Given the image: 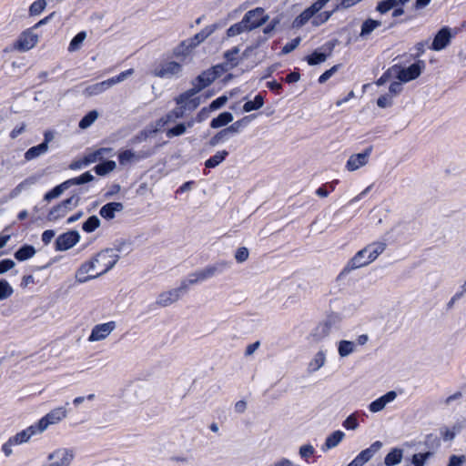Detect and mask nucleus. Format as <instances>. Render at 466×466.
<instances>
[{"label": "nucleus", "instance_id": "obj_1", "mask_svg": "<svg viewBox=\"0 0 466 466\" xmlns=\"http://www.w3.org/2000/svg\"><path fill=\"white\" fill-rule=\"evenodd\" d=\"M383 244H373L359 251L351 259L352 268H360L375 260L384 250Z\"/></svg>", "mask_w": 466, "mask_h": 466}, {"label": "nucleus", "instance_id": "obj_2", "mask_svg": "<svg viewBox=\"0 0 466 466\" xmlns=\"http://www.w3.org/2000/svg\"><path fill=\"white\" fill-rule=\"evenodd\" d=\"M107 258L108 256L106 253H99L93 258L92 261H90L88 264L84 265L80 269L81 271L85 270L86 272H88L90 269L92 271L83 280H86V279L96 278V276H99L102 273L108 270L111 267V264L109 262L107 264L104 263L106 260H107Z\"/></svg>", "mask_w": 466, "mask_h": 466}, {"label": "nucleus", "instance_id": "obj_3", "mask_svg": "<svg viewBox=\"0 0 466 466\" xmlns=\"http://www.w3.org/2000/svg\"><path fill=\"white\" fill-rule=\"evenodd\" d=\"M133 74V69H128L120 73L118 76L109 78L107 80L96 83L86 88L85 92L88 96H94L104 92L115 84H117Z\"/></svg>", "mask_w": 466, "mask_h": 466}, {"label": "nucleus", "instance_id": "obj_4", "mask_svg": "<svg viewBox=\"0 0 466 466\" xmlns=\"http://www.w3.org/2000/svg\"><path fill=\"white\" fill-rule=\"evenodd\" d=\"M222 71V66H216L202 72L193 82L194 90L198 93L213 83Z\"/></svg>", "mask_w": 466, "mask_h": 466}, {"label": "nucleus", "instance_id": "obj_5", "mask_svg": "<svg viewBox=\"0 0 466 466\" xmlns=\"http://www.w3.org/2000/svg\"><path fill=\"white\" fill-rule=\"evenodd\" d=\"M268 16L265 14V10L261 7H257L246 13L242 18L243 23L248 31L255 29L263 25Z\"/></svg>", "mask_w": 466, "mask_h": 466}, {"label": "nucleus", "instance_id": "obj_6", "mask_svg": "<svg viewBox=\"0 0 466 466\" xmlns=\"http://www.w3.org/2000/svg\"><path fill=\"white\" fill-rule=\"evenodd\" d=\"M38 41V35L31 30L23 32L14 44V48L20 52L32 49Z\"/></svg>", "mask_w": 466, "mask_h": 466}, {"label": "nucleus", "instance_id": "obj_7", "mask_svg": "<svg viewBox=\"0 0 466 466\" xmlns=\"http://www.w3.org/2000/svg\"><path fill=\"white\" fill-rule=\"evenodd\" d=\"M66 410L63 407L52 410L49 413H47L38 421V431H43L47 428L48 425L55 424L60 421L61 420L66 417Z\"/></svg>", "mask_w": 466, "mask_h": 466}, {"label": "nucleus", "instance_id": "obj_8", "mask_svg": "<svg viewBox=\"0 0 466 466\" xmlns=\"http://www.w3.org/2000/svg\"><path fill=\"white\" fill-rule=\"evenodd\" d=\"M329 1V0H317L296 18V25L300 26L306 24L310 18L314 16L315 14L321 10Z\"/></svg>", "mask_w": 466, "mask_h": 466}, {"label": "nucleus", "instance_id": "obj_9", "mask_svg": "<svg viewBox=\"0 0 466 466\" xmlns=\"http://www.w3.org/2000/svg\"><path fill=\"white\" fill-rule=\"evenodd\" d=\"M197 92L192 87L187 92L179 95L176 99L177 105L180 106L183 110H193L199 105L198 98H193Z\"/></svg>", "mask_w": 466, "mask_h": 466}, {"label": "nucleus", "instance_id": "obj_10", "mask_svg": "<svg viewBox=\"0 0 466 466\" xmlns=\"http://www.w3.org/2000/svg\"><path fill=\"white\" fill-rule=\"evenodd\" d=\"M452 34L449 27H442L434 36L431 48L435 51L444 49L449 46Z\"/></svg>", "mask_w": 466, "mask_h": 466}, {"label": "nucleus", "instance_id": "obj_11", "mask_svg": "<svg viewBox=\"0 0 466 466\" xmlns=\"http://www.w3.org/2000/svg\"><path fill=\"white\" fill-rule=\"evenodd\" d=\"M79 240V235L76 231H68L60 235L56 240L57 250H66L74 247Z\"/></svg>", "mask_w": 466, "mask_h": 466}, {"label": "nucleus", "instance_id": "obj_12", "mask_svg": "<svg viewBox=\"0 0 466 466\" xmlns=\"http://www.w3.org/2000/svg\"><path fill=\"white\" fill-rule=\"evenodd\" d=\"M180 70V64L174 61H168L158 65L155 68L153 74L158 77H169L177 74Z\"/></svg>", "mask_w": 466, "mask_h": 466}, {"label": "nucleus", "instance_id": "obj_13", "mask_svg": "<svg viewBox=\"0 0 466 466\" xmlns=\"http://www.w3.org/2000/svg\"><path fill=\"white\" fill-rule=\"evenodd\" d=\"M423 68H424V62L418 61V62L412 64L411 66H410L409 67L401 69L398 74V78L403 82H408V81L413 80L420 75L421 70Z\"/></svg>", "mask_w": 466, "mask_h": 466}, {"label": "nucleus", "instance_id": "obj_14", "mask_svg": "<svg viewBox=\"0 0 466 466\" xmlns=\"http://www.w3.org/2000/svg\"><path fill=\"white\" fill-rule=\"evenodd\" d=\"M115 329V322L110 321L107 323L96 325L89 336L90 341L100 340L106 338L110 332Z\"/></svg>", "mask_w": 466, "mask_h": 466}, {"label": "nucleus", "instance_id": "obj_15", "mask_svg": "<svg viewBox=\"0 0 466 466\" xmlns=\"http://www.w3.org/2000/svg\"><path fill=\"white\" fill-rule=\"evenodd\" d=\"M72 201L73 198H70L64 200L57 206L54 207L47 214V220L56 221L61 218H64L68 212L67 205L70 204Z\"/></svg>", "mask_w": 466, "mask_h": 466}, {"label": "nucleus", "instance_id": "obj_16", "mask_svg": "<svg viewBox=\"0 0 466 466\" xmlns=\"http://www.w3.org/2000/svg\"><path fill=\"white\" fill-rule=\"evenodd\" d=\"M370 152L371 147L368 148L364 153L351 156L347 162V168L350 171H353L364 166L367 163Z\"/></svg>", "mask_w": 466, "mask_h": 466}, {"label": "nucleus", "instance_id": "obj_17", "mask_svg": "<svg viewBox=\"0 0 466 466\" xmlns=\"http://www.w3.org/2000/svg\"><path fill=\"white\" fill-rule=\"evenodd\" d=\"M123 205L119 202H111L103 206L99 211L102 218L111 219L115 217V213L122 210Z\"/></svg>", "mask_w": 466, "mask_h": 466}, {"label": "nucleus", "instance_id": "obj_18", "mask_svg": "<svg viewBox=\"0 0 466 466\" xmlns=\"http://www.w3.org/2000/svg\"><path fill=\"white\" fill-rule=\"evenodd\" d=\"M396 398V393L394 391H390L380 399L374 400L370 405V410L372 412H377L381 410L385 405L393 400Z\"/></svg>", "mask_w": 466, "mask_h": 466}, {"label": "nucleus", "instance_id": "obj_19", "mask_svg": "<svg viewBox=\"0 0 466 466\" xmlns=\"http://www.w3.org/2000/svg\"><path fill=\"white\" fill-rule=\"evenodd\" d=\"M111 149L106 147H102L93 152L87 153L84 156V164H91L95 163L98 160H102L106 154H107Z\"/></svg>", "mask_w": 466, "mask_h": 466}, {"label": "nucleus", "instance_id": "obj_20", "mask_svg": "<svg viewBox=\"0 0 466 466\" xmlns=\"http://www.w3.org/2000/svg\"><path fill=\"white\" fill-rule=\"evenodd\" d=\"M233 120V116L229 112H223L217 117L213 118L210 122L212 128H219L230 123Z\"/></svg>", "mask_w": 466, "mask_h": 466}, {"label": "nucleus", "instance_id": "obj_21", "mask_svg": "<svg viewBox=\"0 0 466 466\" xmlns=\"http://www.w3.org/2000/svg\"><path fill=\"white\" fill-rule=\"evenodd\" d=\"M265 96L262 93H258L253 100L247 101L243 106L245 112H250L253 110L259 109L264 105Z\"/></svg>", "mask_w": 466, "mask_h": 466}, {"label": "nucleus", "instance_id": "obj_22", "mask_svg": "<svg viewBox=\"0 0 466 466\" xmlns=\"http://www.w3.org/2000/svg\"><path fill=\"white\" fill-rule=\"evenodd\" d=\"M35 254V249L33 246L24 245L15 253V258L18 261H24L32 258Z\"/></svg>", "mask_w": 466, "mask_h": 466}, {"label": "nucleus", "instance_id": "obj_23", "mask_svg": "<svg viewBox=\"0 0 466 466\" xmlns=\"http://www.w3.org/2000/svg\"><path fill=\"white\" fill-rule=\"evenodd\" d=\"M94 177L89 172H86L77 177L66 180L65 182H63V186H65L67 189L72 186L85 184L92 181Z\"/></svg>", "mask_w": 466, "mask_h": 466}, {"label": "nucleus", "instance_id": "obj_24", "mask_svg": "<svg viewBox=\"0 0 466 466\" xmlns=\"http://www.w3.org/2000/svg\"><path fill=\"white\" fill-rule=\"evenodd\" d=\"M381 22L374 19H367L361 25L360 35L364 37L369 35L373 30L380 26Z\"/></svg>", "mask_w": 466, "mask_h": 466}, {"label": "nucleus", "instance_id": "obj_25", "mask_svg": "<svg viewBox=\"0 0 466 466\" xmlns=\"http://www.w3.org/2000/svg\"><path fill=\"white\" fill-rule=\"evenodd\" d=\"M329 55H330V52L326 54V53H321V52H319L318 50H315L310 55L307 56L305 57V60L307 61V63L309 66H315V65H319V64L325 62L327 57Z\"/></svg>", "mask_w": 466, "mask_h": 466}, {"label": "nucleus", "instance_id": "obj_26", "mask_svg": "<svg viewBox=\"0 0 466 466\" xmlns=\"http://www.w3.org/2000/svg\"><path fill=\"white\" fill-rule=\"evenodd\" d=\"M141 157H143V156L137 155L130 149L123 150L118 153V161L120 165L131 163L140 159Z\"/></svg>", "mask_w": 466, "mask_h": 466}, {"label": "nucleus", "instance_id": "obj_27", "mask_svg": "<svg viewBox=\"0 0 466 466\" xmlns=\"http://www.w3.org/2000/svg\"><path fill=\"white\" fill-rule=\"evenodd\" d=\"M47 148L48 146H46V142H43L35 147H32L25 152V158L26 160H32L40 156L41 154L45 153L47 150Z\"/></svg>", "mask_w": 466, "mask_h": 466}, {"label": "nucleus", "instance_id": "obj_28", "mask_svg": "<svg viewBox=\"0 0 466 466\" xmlns=\"http://www.w3.org/2000/svg\"><path fill=\"white\" fill-rule=\"evenodd\" d=\"M402 451L400 449H393L391 451H390L385 459H384V463L387 465V466H393V465H396L398 464L399 462H400L401 459H402Z\"/></svg>", "mask_w": 466, "mask_h": 466}, {"label": "nucleus", "instance_id": "obj_29", "mask_svg": "<svg viewBox=\"0 0 466 466\" xmlns=\"http://www.w3.org/2000/svg\"><path fill=\"white\" fill-rule=\"evenodd\" d=\"M381 446L382 443L380 441H375L370 448L362 451L358 457H360L365 464L381 448Z\"/></svg>", "mask_w": 466, "mask_h": 466}, {"label": "nucleus", "instance_id": "obj_30", "mask_svg": "<svg viewBox=\"0 0 466 466\" xmlns=\"http://www.w3.org/2000/svg\"><path fill=\"white\" fill-rule=\"evenodd\" d=\"M224 56L230 67L237 66L241 60V57L239 56V49L238 47L228 50L225 53Z\"/></svg>", "mask_w": 466, "mask_h": 466}, {"label": "nucleus", "instance_id": "obj_31", "mask_svg": "<svg viewBox=\"0 0 466 466\" xmlns=\"http://www.w3.org/2000/svg\"><path fill=\"white\" fill-rule=\"evenodd\" d=\"M228 155V153L226 150L217 152L214 156H212L206 161V167L213 168L217 167L227 157Z\"/></svg>", "mask_w": 466, "mask_h": 466}, {"label": "nucleus", "instance_id": "obj_32", "mask_svg": "<svg viewBox=\"0 0 466 466\" xmlns=\"http://www.w3.org/2000/svg\"><path fill=\"white\" fill-rule=\"evenodd\" d=\"M116 168L115 161L108 160L95 167V171L99 176H105Z\"/></svg>", "mask_w": 466, "mask_h": 466}, {"label": "nucleus", "instance_id": "obj_33", "mask_svg": "<svg viewBox=\"0 0 466 466\" xmlns=\"http://www.w3.org/2000/svg\"><path fill=\"white\" fill-rule=\"evenodd\" d=\"M35 431L33 427L28 428L19 433H17L13 439H10V443L19 444L26 441L33 434Z\"/></svg>", "mask_w": 466, "mask_h": 466}, {"label": "nucleus", "instance_id": "obj_34", "mask_svg": "<svg viewBox=\"0 0 466 466\" xmlns=\"http://www.w3.org/2000/svg\"><path fill=\"white\" fill-rule=\"evenodd\" d=\"M398 5V0H382L376 6V10L383 15Z\"/></svg>", "mask_w": 466, "mask_h": 466}, {"label": "nucleus", "instance_id": "obj_35", "mask_svg": "<svg viewBox=\"0 0 466 466\" xmlns=\"http://www.w3.org/2000/svg\"><path fill=\"white\" fill-rule=\"evenodd\" d=\"M343 437H344V433L341 431H337L333 432L326 440V442H325L326 448L330 449V448L337 446L341 441Z\"/></svg>", "mask_w": 466, "mask_h": 466}, {"label": "nucleus", "instance_id": "obj_36", "mask_svg": "<svg viewBox=\"0 0 466 466\" xmlns=\"http://www.w3.org/2000/svg\"><path fill=\"white\" fill-rule=\"evenodd\" d=\"M97 117V112L93 110L88 112L79 122V127L82 129L87 128L91 126Z\"/></svg>", "mask_w": 466, "mask_h": 466}, {"label": "nucleus", "instance_id": "obj_37", "mask_svg": "<svg viewBox=\"0 0 466 466\" xmlns=\"http://www.w3.org/2000/svg\"><path fill=\"white\" fill-rule=\"evenodd\" d=\"M100 225L99 219L96 216H92L83 224L82 228L86 232H93Z\"/></svg>", "mask_w": 466, "mask_h": 466}, {"label": "nucleus", "instance_id": "obj_38", "mask_svg": "<svg viewBox=\"0 0 466 466\" xmlns=\"http://www.w3.org/2000/svg\"><path fill=\"white\" fill-rule=\"evenodd\" d=\"M244 31H248V28H246L245 24L241 20L239 23L234 24L228 29L227 35L228 37H232V36L241 34Z\"/></svg>", "mask_w": 466, "mask_h": 466}, {"label": "nucleus", "instance_id": "obj_39", "mask_svg": "<svg viewBox=\"0 0 466 466\" xmlns=\"http://www.w3.org/2000/svg\"><path fill=\"white\" fill-rule=\"evenodd\" d=\"M191 126H192L191 122L187 123V126L185 124H178L176 127H174L167 131V137H173L180 136L186 132L187 127H191Z\"/></svg>", "mask_w": 466, "mask_h": 466}, {"label": "nucleus", "instance_id": "obj_40", "mask_svg": "<svg viewBox=\"0 0 466 466\" xmlns=\"http://www.w3.org/2000/svg\"><path fill=\"white\" fill-rule=\"evenodd\" d=\"M66 189V187L63 186V183H61L60 185L54 187L52 190L48 191L45 195L44 199L49 202L52 199L58 198Z\"/></svg>", "mask_w": 466, "mask_h": 466}, {"label": "nucleus", "instance_id": "obj_41", "mask_svg": "<svg viewBox=\"0 0 466 466\" xmlns=\"http://www.w3.org/2000/svg\"><path fill=\"white\" fill-rule=\"evenodd\" d=\"M431 456V452L416 453L412 456V466H424L425 461Z\"/></svg>", "mask_w": 466, "mask_h": 466}, {"label": "nucleus", "instance_id": "obj_42", "mask_svg": "<svg viewBox=\"0 0 466 466\" xmlns=\"http://www.w3.org/2000/svg\"><path fill=\"white\" fill-rule=\"evenodd\" d=\"M86 38V33L85 32H80L78 33L73 39L72 41L70 42L69 44V47H68V50L69 51H75L80 46L81 44L83 43V41L85 40Z\"/></svg>", "mask_w": 466, "mask_h": 466}, {"label": "nucleus", "instance_id": "obj_43", "mask_svg": "<svg viewBox=\"0 0 466 466\" xmlns=\"http://www.w3.org/2000/svg\"><path fill=\"white\" fill-rule=\"evenodd\" d=\"M13 289L6 280H0V300L11 296Z\"/></svg>", "mask_w": 466, "mask_h": 466}, {"label": "nucleus", "instance_id": "obj_44", "mask_svg": "<svg viewBox=\"0 0 466 466\" xmlns=\"http://www.w3.org/2000/svg\"><path fill=\"white\" fill-rule=\"evenodd\" d=\"M46 1L45 0H37L35 1L29 8V13L31 15H35L40 14L46 7Z\"/></svg>", "mask_w": 466, "mask_h": 466}, {"label": "nucleus", "instance_id": "obj_45", "mask_svg": "<svg viewBox=\"0 0 466 466\" xmlns=\"http://www.w3.org/2000/svg\"><path fill=\"white\" fill-rule=\"evenodd\" d=\"M246 119H247V117H245V118H243L241 120L236 121L235 123H233L228 127L223 129L224 131H226V135L228 136L230 133H237V132H238L239 129L244 126Z\"/></svg>", "mask_w": 466, "mask_h": 466}, {"label": "nucleus", "instance_id": "obj_46", "mask_svg": "<svg viewBox=\"0 0 466 466\" xmlns=\"http://www.w3.org/2000/svg\"><path fill=\"white\" fill-rule=\"evenodd\" d=\"M228 101V97L226 96H222L212 101L208 106L210 111L217 110L222 107Z\"/></svg>", "mask_w": 466, "mask_h": 466}, {"label": "nucleus", "instance_id": "obj_47", "mask_svg": "<svg viewBox=\"0 0 466 466\" xmlns=\"http://www.w3.org/2000/svg\"><path fill=\"white\" fill-rule=\"evenodd\" d=\"M330 15H331V12H323L313 18L312 25L315 26H318V25L325 23L326 21H328L329 18L330 17Z\"/></svg>", "mask_w": 466, "mask_h": 466}, {"label": "nucleus", "instance_id": "obj_48", "mask_svg": "<svg viewBox=\"0 0 466 466\" xmlns=\"http://www.w3.org/2000/svg\"><path fill=\"white\" fill-rule=\"evenodd\" d=\"M353 350V345L350 341H341L339 347V352L341 356H346Z\"/></svg>", "mask_w": 466, "mask_h": 466}, {"label": "nucleus", "instance_id": "obj_49", "mask_svg": "<svg viewBox=\"0 0 466 466\" xmlns=\"http://www.w3.org/2000/svg\"><path fill=\"white\" fill-rule=\"evenodd\" d=\"M358 420L355 414L349 416L343 422V426L347 430H354L358 426Z\"/></svg>", "mask_w": 466, "mask_h": 466}, {"label": "nucleus", "instance_id": "obj_50", "mask_svg": "<svg viewBox=\"0 0 466 466\" xmlns=\"http://www.w3.org/2000/svg\"><path fill=\"white\" fill-rule=\"evenodd\" d=\"M300 43V38L297 37L293 39L291 42L286 44L282 48V53L288 54L293 51Z\"/></svg>", "mask_w": 466, "mask_h": 466}, {"label": "nucleus", "instance_id": "obj_51", "mask_svg": "<svg viewBox=\"0 0 466 466\" xmlns=\"http://www.w3.org/2000/svg\"><path fill=\"white\" fill-rule=\"evenodd\" d=\"M339 68V66H333L330 69L325 71L319 77V83L323 84L325 83L335 72H337Z\"/></svg>", "mask_w": 466, "mask_h": 466}, {"label": "nucleus", "instance_id": "obj_52", "mask_svg": "<svg viewBox=\"0 0 466 466\" xmlns=\"http://www.w3.org/2000/svg\"><path fill=\"white\" fill-rule=\"evenodd\" d=\"M465 461H466V457L464 455H461V456L452 455L450 458V461L447 466H462V464Z\"/></svg>", "mask_w": 466, "mask_h": 466}, {"label": "nucleus", "instance_id": "obj_53", "mask_svg": "<svg viewBox=\"0 0 466 466\" xmlns=\"http://www.w3.org/2000/svg\"><path fill=\"white\" fill-rule=\"evenodd\" d=\"M299 453L302 458L306 461H309L314 454V449L311 446H302L300 448Z\"/></svg>", "mask_w": 466, "mask_h": 466}, {"label": "nucleus", "instance_id": "obj_54", "mask_svg": "<svg viewBox=\"0 0 466 466\" xmlns=\"http://www.w3.org/2000/svg\"><path fill=\"white\" fill-rule=\"evenodd\" d=\"M15 267V262L9 258L3 259L0 261V274L6 272L7 270Z\"/></svg>", "mask_w": 466, "mask_h": 466}, {"label": "nucleus", "instance_id": "obj_55", "mask_svg": "<svg viewBox=\"0 0 466 466\" xmlns=\"http://www.w3.org/2000/svg\"><path fill=\"white\" fill-rule=\"evenodd\" d=\"M391 97L390 95L381 96L378 98L377 105L382 108L387 107L391 105Z\"/></svg>", "mask_w": 466, "mask_h": 466}, {"label": "nucleus", "instance_id": "obj_56", "mask_svg": "<svg viewBox=\"0 0 466 466\" xmlns=\"http://www.w3.org/2000/svg\"><path fill=\"white\" fill-rule=\"evenodd\" d=\"M237 261L243 262L248 258V250L246 248H239L235 255Z\"/></svg>", "mask_w": 466, "mask_h": 466}, {"label": "nucleus", "instance_id": "obj_57", "mask_svg": "<svg viewBox=\"0 0 466 466\" xmlns=\"http://www.w3.org/2000/svg\"><path fill=\"white\" fill-rule=\"evenodd\" d=\"M360 1L361 0H341V2L336 6V10L350 8Z\"/></svg>", "mask_w": 466, "mask_h": 466}, {"label": "nucleus", "instance_id": "obj_58", "mask_svg": "<svg viewBox=\"0 0 466 466\" xmlns=\"http://www.w3.org/2000/svg\"><path fill=\"white\" fill-rule=\"evenodd\" d=\"M267 86L275 94H280L282 91V85L276 81H269L267 83Z\"/></svg>", "mask_w": 466, "mask_h": 466}, {"label": "nucleus", "instance_id": "obj_59", "mask_svg": "<svg viewBox=\"0 0 466 466\" xmlns=\"http://www.w3.org/2000/svg\"><path fill=\"white\" fill-rule=\"evenodd\" d=\"M55 237V231L48 229L45 230L42 234V241L45 245H47L51 242L53 238Z\"/></svg>", "mask_w": 466, "mask_h": 466}, {"label": "nucleus", "instance_id": "obj_60", "mask_svg": "<svg viewBox=\"0 0 466 466\" xmlns=\"http://www.w3.org/2000/svg\"><path fill=\"white\" fill-rule=\"evenodd\" d=\"M334 189L333 186L322 185L317 189V194L320 197H327Z\"/></svg>", "mask_w": 466, "mask_h": 466}, {"label": "nucleus", "instance_id": "obj_61", "mask_svg": "<svg viewBox=\"0 0 466 466\" xmlns=\"http://www.w3.org/2000/svg\"><path fill=\"white\" fill-rule=\"evenodd\" d=\"M226 137H227L226 131L221 130L220 132H218L216 136H214L212 137V139L210 140V145L211 146L217 145L219 141L224 139Z\"/></svg>", "mask_w": 466, "mask_h": 466}, {"label": "nucleus", "instance_id": "obj_62", "mask_svg": "<svg viewBox=\"0 0 466 466\" xmlns=\"http://www.w3.org/2000/svg\"><path fill=\"white\" fill-rule=\"evenodd\" d=\"M299 79V74L297 72L289 73L286 76L285 81L289 84L296 83Z\"/></svg>", "mask_w": 466, "mask_h": 466}, {"label": "nucleus", "instance_id": "obj_63", "mask_svg": "<svg viewBox=\"0 0 466 466\" xmlns=\"http://www.w3.org/2000/svg\"><path fill=\"white\" fill-rule=\"evenodd\" d=\"M401 89H402V86H401L400 83H398V82L392 83L390 86V93L391 94L390 96H392L393 95L400 93L401 91Z\"/></svg>", "mask_w": 466, "mask_h": 466}, {"label": "nucleus", "instance_id": "obj_64", "mask_svg": "<svg viewBox=\"0 0 466 466\" xmlns=\"http://www.w3.org/2000/svg\"><path fill=\"white\" fill-rule=\"evenodd\" d=\"M172 294L169 293L167 295H162L160 298V303L162 305H167V303H171L176 300V297L172 298Z\"/></svg>", "mask_w": 466, "mask_h": 466}]
</instances>
